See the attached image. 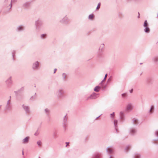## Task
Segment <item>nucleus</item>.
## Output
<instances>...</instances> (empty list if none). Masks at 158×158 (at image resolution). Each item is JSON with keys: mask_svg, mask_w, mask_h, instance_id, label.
<instances>
[{"mask_svg": "<svg viewBox=\"0 0 158 158\" xmlns=\"http://www.w3.org/2000/svg\"><path fill=\"white\" fill-rule=\"evenodd\" d=\"M17 2V0H11L9 4L8 9L10 10L12 7V3H15Z\"/></svg>", "mask_w": 158, "mask_h": 158, "instance_id": "nucleus-18", "label": "nucleus"}, {"mask_svg": "<svg viewBox=\"0 0 158 158\" xmlns=\"http://www.w3.org/2000/svg\"><path fill=\"white\" fill-rule=\"evenodd\" d=\"M56 94L57 97L59 98H60L64 97L65 91L63 89L60 88L57 90Z\"/></svg>", "mask_w": 158, "mask_h": 158, "instance_id": "nucleus-3", "label": "nucleus"}, {"mask_svg": "<svg viewBox=\"0 0 158 158\" xmlns=\"http://www.w3.org/2000/svg\"><path fill=\"white\" fill-rule=\"evenodd\" d=\"M114 124L115 129L116 130V132L118 133V121L117 120H114Z\"/></svg>", "mask_w": 158, "mask_h": 158, "instance_id": "nucleus-13", "label": "nucleus"}, {"mask_svg": "<svg viewBox=\"0 0 158 158\" xmlns=\"http://www.w3.org/2000/svg\"><path fill=\"white\" fill-rule=\"evenodd\" d=\"M16 53V51L15 50H13L11 51V55L12 56V57L13 60L14 59V58L15 57V54Z\"/></svg>", "mask_w": 158, "mask_h": 158, "instance_id": "nucleus-25", "label": "nucleus"}, {"mask_svg": "<svg viewBox=\"0 0 158 158\" xmlns=\"http://www.w3.org/2000/svg\"><path fill=\"white\" fill-rule=\"evenodd\" d=\"M110 81V79H108V80L107 81L108 82L109 81Z\"/></svg>", "mask_w": 158, "mask_h": 158, "instance_id": "nucleus-46", "label": "nucleus"}, {"mask_svg": "<svg viewBox=\"0 0 158 158\" xmlns=\"http://www.w3.org/2000/svg\"><path fill=\"white\" fill-rule=\"evenodd\" d=\"M101 89V87L100 86H96L94 89V90L96 92H98Z\"/></svg>", "mask_w": 158, "mask_h": 158, "instance_id": "nucleus-26", "label": "nucleus"}, {"mask_svg": "<svg viewBox=\"0 0 158 158\" xmlns=\"http://www.w3.org/2000/svg\"><path fill=\"white\" fill-rule=\"evenodd\" d=\"M67 74L63 73L62 74V79L63 81H65L67 78Z\"/></svg>", "mask_w": 158, "mask_h": 158, "instance_id": "nucleus-20", "label": "nucleus"}, {"mask_svg": "<svg viewBox=\"0 0 158 158\" xmlns=\"http://www.w3.org/2000/svg\"><path fill=\"white\" fill-rule=\"evenodd\" d=\"M30 5V2H26L23 4V6L25 8H27L29 7Z\"/></svg>", "mask_w": 158, "mask_h": 158, "instance_id": "nucleus-19", "label": "nucleus"}, {"mask_svg": "<svg viewBox=\"0 0 158 158\" xmlns=\"http://www.w3.org/2000/svg\"><path fill=\"white\" fill-rule=\"evenodd\" d=\"M109 158H113L111 156H110Z\"/></svg>", "mask_w": 158, "mask_h": 158, "instance_id": "nucleus-49", "label": "nucleus"}, {"mask_svg": "<svg viewBox=\"0 0 158 158\" xmlns=\"http://www.w3.org/2000/svg\"><path fill=\"white\" fill-rule=\"evenodd\" d=\"M104 48L105 44H104L102 43L100 44L97 52V56L98 57H99L102 54L104 49Z\"/></svg>", "mask_w": 158, "mask_h": 158, "instance_id": "nucleus-5", "label": "nucleus"}, {"mask_svg": "<svg viewBox=\"0 0 158 158\" xmlns=\"http://www.w3.org/2000/svg\"><path fill=\"white\" fill-rule=\"evenodd\" d=\"M114 112H113L112 113L110 114V116L111 118H114Z\"/></svg>", "mask_w": 158, "mask_h": 158, "instance_id": "nucleus-41", "label": "nucleus"}, {"mask_svg": "<svg viewBox=\"0 0 158 158\" xmlns=\"http://www.w3.org/2000/svg\"><path fill=\"white\" fill-rule=\"evenodd\" d=\"M138 14H139V16H138V18H139V13Z\"/></svg>", "mask_w": 158, "mask_h": 158, "instance_id": "nucleus-47", "label": "nucleus"}, {"mask_svg": "<svg viewBox=\"0 0 158 158\" xmlns=\"http://www.w3.org/2000/svg\"><path fill=\"white\" fill-rule=\"evenodd\" d=\"M107 74H106L105 75V77L104 78V79L102 80V82H103V81H105L106 79V77H107Z\"/></svg>", "mask_w": 158, "mask_h": 158, "instance_id": "nucleus-39", "label": "nucleus"}, {"mask_svg": "<svg viewBox=\"0 0 158 158\" xmlns=\"http://www.w3.org/2000/svg\"><path fill=\"white\" fill-rule=\"evenodd\" d=\"M133 89H131V90H130V92L131 93H132V92H133Z\"/></svg>", "mask_w": 158, "mask_h": 158, "instance_id": "nucleus-45", "label": "nucleus"}, {"mask_svg": "<svg viewBox=\"0 0 158 158\" xmlns=\"http://www.w3.org/2000/svg\"><path fill=\"white\" fill-rule=\"evenodd\" d=\"M100 155L99 154H96L92 158H99Z\"/></svg>", "mask_w": 158, "mask_h": 158, "instance_id": "nucleus-31", "label": "nucleus"}, {"mask_svg": "<svg viewBox=\"0 0 158 158\" xmlns=\"http://www.w3.org/2000/svg\"><path fill=\"white\" fill-rule=\"evenodd\" d=\"M37 145L39 146H40L42 145V142L40 140H39L37 142Z\"/></svg>", "mask_w": 158, "mask_h": 158, "instance_id": "nucleus-35", "label": "nucleus"}, {"mask_svg": "<svg viewBox=\"0 0 158 158\" xmlns=\"http://www.w3.org/2000/svg\"><path fill=\"white\" fill-rule=\"evenodd\" d=\"M155 135L158 138V129L156 130L154 132Z\"/></svg>", "mask_w": 158, "mask_h": 158, "instance_id": "nucleus-33", "label": "nucleus"}, {"mask_svg": "<svg viewBox=\"0 0 158 158\" xmlns=\"http://www.w3.org/2000/svg\"><path fill=\"white\" fill-rule=\"evenodd\" d=\"M103 82H102V81H101V82L100 83V85H101L102 84V83Z\"/></svg>", "mask_w": 158, "mask_h": 158, "instance_id": "nucleus-48", "label": "nucleus"}, {"mask_svg": "<svg viewBox=\"0 0 158 158\" xmlns=\"http://www.w3.org/2000/svg\"><path fill=\"white\" fill-rule=\"evenodd\" d=\"M29 137L27 136L23 139L22 140V143L23 144H27L28 143Z\"/></svg>", "mask_w": 158, "mask_h": 158, "instance_id": "nucleus-15", "label": "nucleus"}, {"mask_svg": "<svg viewBox=\"0 0 158 158\" xmlns=\"http://www.w3.org/2000/svg\"><path fill=\"white\" fill-rule=\"evenodd\" d=\"M138 119L134 118L132 120V123L134 125H137L138 124Z\"/></svg>", "mask_w": 158, "mask_h": 158, "instance_id": "nucleus-17", "label": "nucleus"}, {"mask_svg": "<svg viewBox=\"0 0 158 158\" xmlns=\"http://www.w3.org/2000/svg\"><path fill=\"white\" fill-rule=\"evenodd\" d=\"M121 95L122 97H125L126 96L127 94L126 93H123Z\"/></svg>", "mask_w": 158, "mask_h": 158, "instance_id": "nucleus-40", "label": "nucleus"}, {"mask_svg": "<svg viewBox=\"0 0 158 158\" xmlns=\"http://www.w3.org/2000/svg\"><path fill=\"white\" fill-rule=\"evenodd\" d=\"M43 25V22L39 20H37L35 22V30L37 31H39L40 30L41 27Z\"/></svg>", "mask_w": 158, "mask_h": 158, "instance_id": "nucleus-4", "label": "nucleus"}, {"mask_svg": "<svg viewBox=\"0 0 158 158\" xmlns=\"http://www.w3.org/2000/svg\"><path fill=\"white\" fill-rule=\"evenodd\" d=\"M70 21V20L67 15H65L59 21L60 23L63 24H67Z\"/></svg>", "mask_w": 158, "mask_h": 158, "instance_id": "nucleus-2", "label": "nucleus"}, {"mask_svg": "<svg viewBox=\"0 0 158 158\" xmlns=\"http://www.w3.org/2000/svg\"><path fill=\"white\" fill-rule=\"evenodd\" d=\"M129 146L126 147L125 148V149L127 150H129Z\"/></svg>", "mask_w": 158, "mask_h": 158, "instance_id": "nucleus-42", "label": "nucleus"}, {"mask_svg": "<svg viewBox=\"0 0 158 158\" xmlns=\"http://www.w3.org/2000/svg\"><path fill=\"white\" fill-rule=\"evenodd\" d=\"M40 133V132H39L38 130H37L35 133H34V135L35 136H38Z\"/></svg>", "mask_w": 158, "mask_h": 158, "instance_id": "nucleus-36", "label": "nucleus"}, {"mask_svg": "<svg viewBox=\"0 0 158 158\" xmlns=\"http://www.w3.org/2000/svg\"><path fill=\"white\" fill-rule=\"evenodd\" d=\"M67 118L66 117V115L64 117V123H65L66 122L67 120Z\"/></svg>", "mask_w": 158, "mask_h": 158, "instance_id": "nucleus-37", "label": "nucleus"}, {"mask_svg": "<svg viewBox=\"0 0 158 158\" xmlns=\"http://www.w3.org/2000/svg\"><path fill=\"white\" fill-rule=\"evenodd\" d=\"M22 107L24 110L25 111L26 113L29 114L30 113V108L28 106L23 104L22 105Z\"/></svg>", "mask_w": 158, "mask_h": 158, "instance_id": "nucleus-11", "label": "nucleus"}, {"mask_svg": "<svg viewBox=\"0 0 158 158\" xmlns=\"http://www.w3.org/2000/svg\"><path fill=\"white\" fill-rule=\"evenodd\" d=\"M137 132V129L135 127H132L131 128L129 131V134L131 135H134Z\"/></svg>", "mask_w": 158, "mask_h": 158, "instance_id": "nucleus-8", "label": "nucleus"}, {"mask_svg": "<svg viewBox=\"0 0 158 158\" xmlns=\"http://www.w3.org/2000/svg\"><path fill=\"white\" fill-rule=\"evenodd\" d=\"M125 115L123 111H121L119 112L120 118L121 120L123 121L124 120Z\"/></svg>", "mask_w": 158, "mask_h": 158, "instance_id": "nucleus-14", "label": "nucleus"}, {"mask_svg": "<svg viewBox=\"0 0 158 158\" xmlns=\"http://www.w3.org/2000/svg\"><path fill=\"white\" fill-rule=\"evenodd\" d=\"M56 69H55L54 70V73H55L56 72Z\"/></svg>", "mask_w": 158, "mask_h": 158, "instance_id": "nucleus-44", "label": "nucleus"}, {"mask_svg": "<svg viewBox=\"0 0 158 158\" xmlns=\"http://www.w3.org/2000/svg\"><path fill=\"white\" fill-rule=\"evenodd\" d=\"M45 113L47 115H48L50 113V110L49 109L46 108L44 110Z\"/></svg>", "mask_w": 158, "mask_h": 158, "instance_id": "nucleus-24", "label": "nucleus"}, {"mask_svg": "<svg viewBox=\"0 0 158 158\" xmlns=\"http://www.w3.org/2000/svg\"><path fill=\"white\" fill-rule=\"evenodd\" d=\"M100 5H101V3L100 2H99L98 3V6L96 8V9L97 10H98L100 8Z\"/></svg>", "mask_w": 158, "mask_h": 158, "instance_id": "nucleus-38", "label": "nucleus"}, {"mask_svg": "<svg viewBox=\"0 0 158 158\" xmlns=\"http://www.w3.org/2000/svg\"><path fill=\"white\" fill-rule=\"evenodd\" d=\"M154 107L153 106H151V107L149 110L148 112L149 113V114H152L153 113V112L154 110Z\"/></svg>", "mask_w": 158, "mask_h": 158, "instance_id": "nucleus-27", "label": "nucleus"}, {"mask_svg": "<svg viewBox=\"0 0 158 158\" xmlns=\"http://www.w3.org/2000/svg\"><path fill=\"white\" fill-rule=\"evenodd\" d=\"M66 143L67 144V145H66V147H67V146H68V145L69 144V142H66Z\"/></svg>", "mask_w": 158, "mask_h": 158, "instance_id": "nucleus-43", "label": "nucleus"}, {"mask_svg": "<svg viewBox=\"0 0 158 158\" xmlns=\"http://www.w3.org/2000/svg\"><path fill=\"white\" fill-rule=\"evenodd\" d=\"M24 29V27L22 25H20L18 26L17 28L16 31H23Z\"/></svg>", "mask_w": 158, "mask_h": 158, "instance_id": "nucleus-16", "label": "nucleus"}, {"mask_svg": "<svg viewBox=\"0 0 158 158\" xmlns=\"http://www.w3.org/2000/svg\"><path fill=\"white\" fill-rule=\"evenodd\" d=\"M9 3L10 2H9V0H5L4 1V4L8 9Z\"/></svg>", "mask_w": 158, "mask_h": 158, "instance_id": "nucleus-23", "label": "nucleus"}, {"mask_svg": "<svg viewBox=\"0 0 158 158\" xmlns=\"http://www.w3.org/2000/svg\"><path fill=\"white\" fill-rule=\"evenodd\" d=\"M98 94L95 93H93L86 98V100L89 99H96L98 97Z\"/></svg>", "mask_w": 158, "mask_h": 158, "instance_id": "nucleus-9", "label": "nucleus"}, {"mask_svg": "<svg viewBox=\"0 0 158 158\" xmlns=\"http://www.w3.org/2000/svg\"><path fill=\"white\" fill-rule=\"evenodd\" d=\"M143 26L144 27H148V23H147V21L146 20H145L144 21V24H143Z\"/></svg>", "mask_w": 158, "mask_h": 158, "instance_id": "nucleus-32", "label": "nucleus"}, {"mask_svg": "<svg viewBox=\"0 0 158 158\" xmlns=\"http://www.w3.org/2000/svg\"><path fill=\"white\" fill-rule=\"evenodd\" d=\"M133 157V158H140V155L139 153H136L134 154Z\"/></svg>", "mask_w": 158, "mask_h": 158, "instance_id": "nucleus-21", "label": "nucleus"}, {"mask_svg": "<svg viewBox=\"0 0 158 158\" xmlns=\"http://www.w3.org/2000/svg\"><path fill=\"white\" fill-rule=\"evenodd\" d=\"M134 106L132 103H129L126 105L125 110L127 111H131L133 110Z\"/></svg>", "mask_w": 158, "mask_h": 158, "instance_id": "nucleus-6", "label": "nucleus"}, {"mask_svg": "<svg viewBox=\"0 0 158 158\" xmlns=\"http://www.w3.org/2000/svg\"><path fill=\"white\" fill-rule=\"evenodd\" d=\"M5 83L8 87L10 86L13 83L12 77L10 76L8 77Z\"/></svg>", "mask_w": 158, "mask_h": 158, "instance_id": "nucleus-7", "label": "nucleus"}, {"mask_svg": "<svg viewBox=\"0 0 158 158\" xmlns=\"http://www.w3.org/2000/svg\"><path fill=\"white\" fill-rule=\"evenodd\" d=\"M157 16L158 18V14H157Z\"/></svg>", "mask_w": 158, "mask_h": 158, "instance_id": "nucleus-51", "label": "nucleus"}, {"mask_svg": "<svg viewBox=\"0 0 158 158\" xmlns=\"http://www.w3.org/2000/svg\"><path fill=\"white\" fill-rule=\"evenodd\" d=\"M47 35L46 34H42L40 35V37L42 39H44L46 38Z\"/></svg>", "mask_w": 158, "mask_h": 158, "instance_id": "nucleus-30", "label": "nucleus"}, {"mask_svg": "<svg viewBox=\"0 0 158 158\" xmlns=\"http://www.w3.org/2000/svg\"><path fill=\"white\" fill-rule=\"evenodd\" d=\"M114 149V147L112 146H110L107 148L106 151L108 154H111L113 153Z\"/></svg>", "mask_w": 158, "mask_h": 158, "instance_id": "nucleus-12", "label": "nucleus"}, {"mask_svg": "<svg viewBox=\"0 0 158 158\" xmlns=\"http://www.w3.org/2000/svg\"><path fill=\"white\" fill-rule=\"evenodd\" d=\"M22 154H23H23H24L23 152Z\"/></svg>", "mask_w": 158, "mask_h": 158, "instance_id": "nucleus-50", "label": "nucleus"}, {"mask_svg": "<svg viewBox=\"0 0 158 158\" xmlns=\"http://www.w3.org/2000/svg\"><path fill=\"white\" fill-rule=\"evenodd\" d=\"M40 67V62L38 60L34 61L31 65V69L33 71H36L39 69Z\"/></svg>", "mask_w": 158, "mask_h": 158, "instance_id": "nucleus-1", "label": "nucleus"}, {"mask_svg": "<svg viewBox=\"0 0 158 158\" xmlns=\"http://www.w3.org/2000/svg\"><path fill=\"white\" fill-rule=\"evenodd\" d=\"M144 31L146 33H148L149 31V29L148 27H146L144 29Z\"/></svg>", "mask_w": 158, "mask_h": 158, "instance_id": "nucleus-34", "label": "nucleus"}, {"mask_svg": "<svg viewBox=\"0 0 158 158\" xmlns=\"http://www.w3.org/2000/svg\"><path fill=\"white\" fill-rule=\"evenodd\" d=\"M12 108V105L11 103L10 100H9L7 102L6 104L5 107V109L7 110H10Z\"/></svg>", "mask_w": 158, "mask_h": 158, "instance_id": "nucleus-10", "label": "nucleus"}, {"mask_svg": "<svg viewBox=\"0 0 158 158\" xmlns=\"http://www.w3.org/2000/svg\"><path fill=\"white\" fill-rule=\"evenodd\" d=\"M94 18V15L93 14L89 15L88 17V19L89 20H92Z\"/></svg>", "mask_w": 158, "mask_h": 158, "instance_id": "nucleus-28", "label": "nucleus"}, {"mask_svg": "<svg viewBox=\"0 0 158 158\" xmlns=\"http://www.w3.org/2000/svg\"><path fill=\"white\" fill-rule=\"evenodd\" d=\"M36 98V94L35 93L33 95H32L30 98V100H33L35 99Z\"/></svg>", "mask_w": 158, "mask_h": 158, "instance_id": "nucleus-29", "label": "nucleus"}, {"mask_svg": "<svg viewBox=\"0 0 158 158\" xmlns=\"http://www.w3.org/2000/svg\"><path fill=\"white\" fill-rule=\"evenodd\" d=\"M153 62L156 63H158V56H156L154 57L152 59Z\"/></svg>", "mask_w": 158, "mask_h": 158, "instance_id": "nucleus-22", "label": "nucleus"}]
</instances>
